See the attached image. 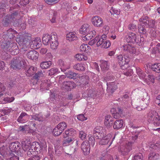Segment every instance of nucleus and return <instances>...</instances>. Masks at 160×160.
<instances>
[{
    "label": "nucleus",
    "mask_w": 160,
    "mask_h": 160,
    "mask_svg": "<svg viewBox=\"0 0 160 160\" xmlns=\"http://www.w3.org/2000/svg\"><path fill=\"white\" fill-rule=\"evenodd\" d=\"M42 41L43 44L45 45L50 44L51 48L52 49H56L58 46V37L55 33H52L51 35L44 34Z\"/></svg>",
    "instance_id": "obj_1"
},
{
    "label": "nucleus",
    "mask_w": 160,
    "mask_h": 160,
    "mask_svg": "<svg viewBox=\"0 0 160 160\" xmlns=\"http://www.w3.org/2000/svg\"><path fill=\"white\" fill-rule=\"evenodd\" d=\"M79 32L81 34L85 35L82 37L84 41L89 40L91 39L96 34V32L94 30H91V27L88 24L83 25L79 29Z\"/></svg>",
    "instance_id": "obj_2"
},
{
    "label": "nucleus",
    "mask_w": 160,
    "mask_h": 160,
    "mask_svg": "<svg viewBox=\"0 0 160 160\" xmlns=\"http://www.w3.org/2000/svg\"><path fill=\"white\" fill-rule=\"evenodd\" d=\"M19 18V15L17 13L15 12L11 15L6 16L2 21V23L4 25L6 26L12 22L14 26H18L21 22Z\"/></svg>",
    "instance_id": "obj_3"
},
{
    "label": "nucleus",
    "mask_w": 160,
    "mask_h": 160,
    "mask_svg": "<svg viewBox=\"0 0 160 160\" xmlns=\"http://www.w3.org/2000/svg\"><path fill=\"white\" fill-rule=\"evenodd\" d=\"M147 121L153 124L155 126H158L160 124V117L158 112L154 110H151L147 116Z\"/></svg>",
    "instance_id": "obj_4"
},
{
    "label": "nucleus",
    "mask_w": 160,
    "mask_h": 160,
    "mask_svg": "<svg viewBox=\"0 0 160 160\" xmlns=\"http://www.w3.org/2000/svg\"><path fill=\"white\" fill-rule=\"evenodd\" d=\"M0 154L5 158L8 159L10 158V160H19L18 157L12 153H10L6 147L3 146L0 148Z\"/></svg>",
    "instance_id": "obj_5"
},
{
    "label": "nucleus",
    "mask_w": 160,
    "mask_h": 160,
    "mask_svg": "<svg viewBox=\"0 0 160 160\" xmlns=\"http://www.w3.org/2000/svg\"><path fill=\"white\" fill-rule=\"evenodd\" d=\"M25 60L21 57L14 58L11 63V67L14 69H20L25 65Z\"/></svg>",
    "instance_id": "obj_6"
},
{
    "label": "nucleus",
    "mask_w": 160,
    "mask_h": 160,
    "mask_svg": "<svg viewBox=\"0 0 160 160\" xmlns=\"http://www.w3.org/2000/svg\"><path fill=\"white\" fill-rule=\"evenodd\" d=\"M43 149V147L42 144H40L37 142H33L31 145L30 148L27 152L28 156H31L34 154L35 151L38 153L41 152Z\"/></svg>",
    "instance_id": "obj_7"
},
{
    "label": "nucleus",
    "mask_w": 160,
    "mask_h": 160,
    "mask_svg": "<svg viewBox=\"0 0 160 160\" xmlns=\"http://www.w3.org/2000/svg\"><path fill=\"white\" fill-rule=\"evenodd\" d=\"M103 128L100 126L96 127L93 129V133L96 139L102 138L105 135Z\"/></svg>",
    "instance_id": "obj_8"
},
{
    "label": "nucleus",
    "mask_w": 160,
    "mask_h": 160,
    "mask_svg": "<svg viewBox=\"0 0 160 160\" xmlns=\"http://www.w3.org/2000/svg\"><path fill=\"white\" fill-rule=\"evenodd\" d=\"M115 136H114L112 138V140H110L112 138V136L111 134H109L107 136H105L104 135V137L102 138L97 139H98L99 141H98L99 143L101 145H104L107 144L108 142L110 141V144L109 145L110 146L112 143L113 141L115 138Z\"/></svg>",
    "instance_id": "obj_9"
},
{
    "label": "nucleus",
    "mask_w": 160,
    "mask_h": 160,
    "mask_svg": "<svg viewBox=\"0 0 160 160\" xmlns=\"http://www.w3.org/2000/svg\"><path fill=\"white\" fill-rule=\"evenodd\" d=\"M132 142H125L124 145H121L119 148L120 151L123 155L127 154L131 149Z\"/></svg>",
    "instance_id": "obj_10"
},
{
    "label": "nucleus",
    "mask_w": 160,
    "mask_h": 160,
    "mask_svg": "<svg viewBox=\"0 0 160 160\" xmlns=\"http://www.w3.org/2000/svg\"><path fill=\"white\" fill-rule=\"evenodd\" d=\"M138 36L135 33L130 32L128 35L125 38V39L127 42L138 43L139 42Z\"/></svg>",
    "instance_id": "obj_11"
},
{
    "label": "nucleus",
    "mask_w": 160,
    "mask_h": 160,
    "mask_svg": "<svg viewBox=\"0 0 160 160\" xmlns=\"http://www.w3.org/2000/svg\"><path fill=\"white\" fill-rule=\"evenodd\" d=\"M92 22L93 25L96 27H101L103 25L102 18L98 16H96L92 18Z\"/></svg>",
    "instance_id": "obj_12"
},
{
    "label": "nucleus",
    "mask_w": 160,
    "mask_h": 160,
    "mask_svg": "<svg viewBox=\"0 0 160 160\" xmlns=\"http://www.w3.org/2000/svg\"><path fill=\"white\" fill-rule=\"evenodd\" d=\"M14 42L12 41H6L2 42L1 44V46L2 48H3L7 52H8L10 53L11 51L14 50L13 48H11L12 46L11 45H13Z\"/></svg>",
    "instance_id": "obj_13"
},
{
    "label": "nucleus",
    "mask_w": 160,
    "mask_h": 160,
    "mask_svg": "<svg viewBox=\"0 0 160 160\" xmlns=\"http://www.w3.org/2000/svg\"><path fill=\"white\" fill-rule=\"evenodd\" d=\"M118 63L120 65L123 66L128 63L129 61V58L127 55H119L118 56Z\"/></svg>",
    "instance_id": "obj_14"
},
{
    "label": "nucleus",
    "mask_w": 160,
    "mask_h": 160,
    "mask_svg": "<svg viewBox=\"0 0 160 160\" xmlns=\"http://www.w3.org/2000/svg\"><path fill=\"white\" fill-rule=\"evenodd\" d=\"M81 148L84 155H87L89 153L90 147L88 142L84 141L81 145Z\"/></svg>",
    "instance_id": "obj_15"
},
{
    "label": "nucleus",
    "mask_w": 160,
    "mask_h": 160,
    "mask_svg": "<svg viewBox=\"0 0 160 160\" xmlns=\"http://www.w3.org/2000/svg\"><path fill=\"white\" fill-rule=\"evenodd\" d=\"M58 63L60 67V69L62 72H64L66 70L70 68V62L66 61H63L60 59L58 61Z\"/></svg>",
    "instance_id": "obj_16"
},
{
    "label": "nucleus",
    "mask_w": 160,
    "mask_h": 160,
    "mask_svg": "<svg viewBox=\"0 0 160 160\" xmlns=\"http://www.w3.org/2000/svg\"><path fill=\"white\" fill-rule=\"evenodd\" d=\"M122 49L124 51L132 54L135 53L136 51L135 48L128 43L124 44L122 46Z\"/></svg>",
    "instance_id": "obj_17"
},
{
    "label": "nucleus",
    "mask_w": 160,
    "mask_h": 160,
    "mask_svg": "<svg viewBox=\"0 0 160 160\" xmlns=\"http://www.w3.org/2000/svg\"><path fill=\"white\" fill-rule=\"evenodd\" d=\"M16 41L20 45H22V49L24 51L27 50V49H28L29 47L28 46V45L30 43L28 42H26V44H25V41L23 39L20 37H17L16 38Z\"/></svg>",
    "instance_id": "obj_18"
},
{
    "label": "nucleus",
    "mask_w": 160,
    "mask_h": 160,
    "mask_svg": "<svg viewBox=\"0 0 160 160\" xmlns=\"http://www.w3.org/2000/svg\"><path fill=\"white\" fill-rule=\"evenodd\" d=\"M76 87L74 82L71 81H65L63 83L62 87L67 91H70Z\"/></svg>",
    "instance_id": "obj_19"
},
{
    "label": "nucleus",
    "mask_w": 160,
    "mask_h": 160,
    "mask_svg": "<svg viewBox=\"0 0 160 160\" xmlns=\"http://www.w3.org/2000/svg\"><path fill=\"white\" fill-rule=\"evenodd\" d=\"M41 44L40 38H37L30 43V48L32 49H36L40 47Z\"/></svg>",
    "instance_id": "obj_20"
},
{
    "label": "nucleus",
    "mask_w": 160,
    "mask_h": 160,
    "mask_svg": "<svg viewBox=\"0 0 160 160\" xmlns=\"http://www.w3.org/2000/svg\"><path fill=\"white\" fill-rule=\"evenodd\" d=\"M107 91L109 93H112L117 89V83L114 82L107 83Z\"/></svg>",
    "instance_id": "obj_21"
},
{
    "label": "nucleus",
    "mask_w": 160,
    "mask_h": 160,
    "mask_svg": "<svg viewBox=\"0 0 160 160\" xmlns=\"http://www.w3.org/2000/svg\"><path fill=\"white\" fill-rule=\"evenodd\" d=\"M111 112L114 118L115 119L119 118L122 113V111L119 108H118L117 109L112 108L111 110Z\"/></svg>",
    "instance_id": "obj_22"
},
{
    "label": "nucleus",
    "mask_w": 160,
    "mask_h": 160,
    "mask_svg": "<svg viewBox=\"0 0 160 160\" xmlns=\"http://www.w3.org/2000/svg\"><path fill=\"white\" fill-rule=\"evenodd\" d=\"M20 144L16 142L11 143L9 146L10 150L12 152H17L20 149Z\"/></svg>",
    "instance_id": "obj_23"
},
{
    "label": "nucleus",
    "mask_w": 160,
    "mask_h": 160,
    "mask_svg": "<svg viewBox=\"0 0 160 160\" xmlns=\"http://www.w3.org/2000/svg\"><path fill=\"white\" fill-rule=\"evenodd\" d=\"M27 57L32 60H36L38 58V53L35 50L30 51L27 54Z\"/></svg>",
    "instance_id": "obj_24"
},
{
    "label": "nucleus",
    "mask_w": 160,
    "mask_h": 160,
    "mask_svg": "<svg viewBox=\"0 0 160 160\" xmlns=\"http://www.w3.org/2000/svg\"><path fill=\"white\" fill-rule=\"evenodd\" d=\"M29 118V116L25 112L22 113L18 117L17 121L21 123H24L26 122Z\"/></svg>",
    "instance_id": "obj_25"
},
{
    "label": "nucleus",
    "mask_w": 160,
    "mask_h": 160,
    "mask_svg": "<svg viewBox=\"0 0 160 160\" xmlns=\"http://www.w3.org/2000/svg\"><path fill=\"white\" fill-rule=\"evenodd\" d=\"M113 118L110 115H107L105 117L104 124L108 128L111 127L113 123Z\"/></svg>",
    "instance_id": "obj_26"
},
{
    "label": "nucleus",
    "mask_w": 160,
    "mask_h": 160,
    "mask_svg": "<svg viewBox=\"0 0 160 160\" xmlns=\"http://www.w3.org/2000/svg\"><path fill=\"white\" fill-rule=\"evenodd\" d=\"M123 124L124 122L122 119L116 120L113 124V128L114 129H119L123 127Z\"/></svg>",
    "instance_id": "obj_27"
},
{
    "label": "nucleus",
    "mask_w": 160,
    "mask_h": 160,
    "mask_svg": "<svg viewBox=\"0 0 160 160\" xmlns=\"http://www.w3.org/2000/svg\"><path fill=\"white\" fill-rule=\"evenodd\" d=\"M66 39L67 40L69 41H72L77 40L78 37L75 32H70L67 34Z\"/></svg>",
    "instance_id": "obj_28"
},
{
    "label": "nucleus",
    "mask_w": 160,
    "mask_h": 160,
    "mask_svg": "<svg viewBox=\"0 0 160 160\" xmlns=\"http://www.w3.org/2000/svg\"><path fill=\"white\" fill-rule=\"evenodd\" d=\"M106 37L107 36L105 34H103L100 37L99 36L96 37V38H97L96 39L97 46V47L100 46L101 47Z\"/></svg>",
    "instance_id": "obj_29"
},
{
    "label": "nucleus",
    "mask_w": 160,
    "mask_h": 160,
    "mask_svg": "<svg viewBox=\"0 0 160 160\" xmlns=\"http://www.w3.org/2000/svg\"><path fill=\"white\" fill-rule=\"evenodd\" d=\"M22 148L25 151H28L31 147V142L30 141L26 140L22 141Z\"/></svg>",
    "instance_id": "obj_30"
},
{
    "label": "nucleus",
    "mask_w": 160,
    "mask_h": 160,
    "mask_svg": "<svg viewBox=\"0 0 160 160\" xmlns=\"http://www.w3.org/2000/svg\"><path fill=\"white\" fill-rule=\"evenodd\" d=\"M149 18L147 16H143L139 19L140 24L148 27Z\"/></svg>",
    "instance_id": "obj_31"
},
{
    "label": "nucleus",
    "mask_w": 160,
    "mask_h": 160,
    "mask_svg": "<svg viewBox=\"0 0 160 160\" xmlns=\"http://www.w3.org/2000/svg\"><path fill=\"white\" fill-rule=\"evenodd\" d=\"M75 69L78 71H84L85 69V64L81 63H78L73 66Z\"/></svg>",
    "instance_id": "obj_32"
},
{
    "label": "nucleus",
    "mask_w": 160,
    "mask_h": 160,
    "mask_svg": "<svg viewBox=\"0 0 160 160\" xmlns=\"http://www.w3.org/2000/svg\"><path fill=\"white\" fill-rule=\"evenodd\" d=\"M37 68L36 67L30 66L28 69L26 71V75L27 76H30L33 75L37 71Z\"/></svg>",
    "instance_id": "obj_33"
},
{
    "label": "nucleus",
    "mask_w": 160,
    "mask_h": 160,
    "mask_svg": "<svg viewBox=\"0 0 160 160\" xmlns=\"http://www.w3.org/2000/svg\"><path fill=\"white\" fill-rule=\"evenodd\" d=\"M75 58L78 61H85L88 60V57L82 54H77L75 56Z\"/></svg>",
    "instance_id": "obj_34"
},
{
    "label": "nucleus",
    "mask_w": 160,
    "mask_h": 160,
    "mask_svg": "<svg viewBox=\"0 0 160 160\" xmlns=\"http://www.w3.org/2000/svg\"><path fill=\"white\" fill-rule=\"evenodd\" d=\"M75 132V130L73 128H71L68 130L65 131L63 134V137L64 138H66L72 135L73 133Z\"/></svg>",
    "instance_id": "obj_35"
},
{
    "label": "nucleus",
    "mask_w": 160,
    "mask_h": 160,
    "mask_svg": "<svg viewBox=\"0 0 160 160\" xmlns=\"http://www.w3.org/2000/svg\"><path fill=\"white\" fill-rule=\"evenodd\" d=\"M11 46L13 48L12 49L14 50L12 51H11V52L10 53L12 55H16L17 54L19 53V49L16 43H14L13 45H11Z\"/></svg>",
    "instance_id": "obj_36"
},
{
    "label": "nucleus",
    "mask_w": 160,
    "mask_h": 160,
    "mask_svg": "<svg viewBox=\"0 0 160 160\" xmlns=\"http://www.w3.org/2000/svg\"><path fill=\"white\" fill-rule=\"evenodd\" d=\"M151 68L153 71L157 72H160V63H154L151 66Z\"/></svg>",
    "instance_id": "obj_37"
},
{
    "label": "nucleus",
    "mask_w": 160,
    "mask_h": 160,
    "mask_svg": "<svg viewBox=\"0 0 160 160\" xmlns=\"http://www.w3.org/2000/svg\"><path fill=\"white\" fill-rule=\"evenodd\" d=\"M81 50L83 52H88L91 50L90 47L87 44H82L80 47Z\"/></svg>",
    "instance_id": "obj_38"
},
{
    "label": "nucleus",
    "mask_w": 160,
    "mask_h": 160,
    "mask_svg": "<svg viewBox=\"0 0 160 160\" xmlns=\"http://www.w3.org/2000/svg\"><path fill=\"white\" fill-rule=\"evenodd\" d=\"M100 67L102 70L106 71L108 69L109 66L107 62L102 60L100 61Z\"/></svg>",
    "instance_id": "obj_39"
},
{
    "label": "nucleus",
    "mask_w": 160,
    "mask_h": 160,
    "mask_svg": "<svg viewBox=\"0 0 160 160\" xmlns=\"http://www.w3.org/2000/svg\"><path fill=\"white\" fill-rule=\"evenodd\" d=\"M155 78L153 75H149L148 76V78L145 79L144 82L148 84H150L151 83H153L154 82Z\"/></svg>",
    "instance_id": "obj_40"
},
{
    "label": "nucleus",
    "mask_w": 160,
    "mask_h": 160,
    "mask_svg": "<svg viewBox=\"0 0 160 160\" xmlns=\"http://www.w3.org/2000/svg\"><path fill=\"white\" fill-rule=\"evenodd\" d=\"M158 158V155L155 152H151L148 155L149 160H156Z\"/></svg>",
    "instance_id": "obj_41"
},
{
    "label": "nucleus",
    "mask_w": 160,
    "mask_h": 160,
    "mask_svg": "<svg viewBox=\"0 0 160 160\" xmlns=\"http://www.w3.org/2000/svg\"><path fill=\"white\" fill-rule=\"evenodd\" d=\"M51 65L50 61H45L41 63L40 67L42 69H46L48 68Z\"/></svg>",
    "instance_id": "obj_42"
},
{
    "label": "nucleus",
    "mask_w": 160,
    "mask_h": 160,
    "mask_svg": "<svg viewBox=\"0 0 160 160\" xmlns=\"http://www.w3.org/2000/svg\"><path fill=\"white\" fill-rule=\"evenodd\" d=\"M32 118L35 120L39 121H42L44 120V118L40 114H35L32 115Z\"/></svg>",
    "instance_id": "obj_43"
},
{
    "label": "nucleus",
    "mask_w": 160,
    "mask_h": 160,
    "mask_svg": "<svg viewBox=\"0 0 160 160\" xmlns=\"http://www.w3.org/2000/svg\"><path fill=\"white\" fill-rule=\"evenodd\" d=\"M65 74L67 77L74 79L76 78L77 74L76 73L71 71L66 72Z\"/></svg>",
    "instance_id": "obj_44"
},
{
    "label": "nucleus",
    "mask_w": 160,
    "mask_h": 160,
    "mask_svg": "<svg viewBox=\"0 0 160 160\" xmlns=\"http://www.w3.org/2000/svg\"><path fill=\"white\" fill-rule=\"evenodd\" d=\"M111 44L110 41L106 40V38H105L101 47L102 48H107L110 47Z\"/></svg>",
    "instance_id": "obj_45"
},
{
    "label": "nucleus",
    "mask_w": 160,
    "mask_h": 160,
    "mask_svg": "<svg viewBox=\"0 0 160 160\" xmlns=\"http://www.w3.org/2000/svg\"><path fill=\"white\" fill-rule=\"evenodd\" d=\"M143 95L145 97V98H142V101L144 102V103L146 104V106L150 102V98L148 96L147 93L146 92L143 93ZM146 107V106H145Z\"/></svg>",
    "instance_id": "obj_46"
},
{
    "label": "nucleus",
    "mask_w": 160,
    "mask_h": 160,
    "mask_svg": "<svg viewBox=\"0 0 160 160\" xmlns=\"http://www.w3.org/2000/svg\"><path fill=\"white\" fill-rule=\"evenodd\" d=\"M60 72L58 69L56 68H52L49 71L48 74L49 75L52 76L55 74H57Z\"/></svg>",
    "instance_id": "obj_47"
},
{
    "label": "nucleus",
    "mask_w": 160,
    "mask_h": 160,
    "mask_svg": "<svg viewBox=\"0 0 160 160\" xmlns=\"http://www.w3.org/2000/svg\"><path fill=\"white\" fill-rule=\"evenodd\" d=\"M57 127L59 128L60 130H62V131L66 128L67 127V124L65 122H62L59 123Z\"/></svg>",
    "instance_id": "obj_48"
},
{
    "label": "nucleus",
    "mask_w": 160,
    "mask_h": 160,
    "mask_svg": "<svg viewBox=\"0 0 160 160\" xmlns=\"http://www.w3.org/2000/svg\"><path fill=\"white\" fill-rule=\"evenodd\" d=\"M62 130L58 128L57 126L53 129L52 133L55 136H58L62 132Z\"/></svg>",
    "instance_id": "obj_49"
},
{
    "label": "nucleus",
    "mask_w": 160,
    "mask_h": 160,
    "mask_svg": "<svg viewBox=\"0 0 160 160\" xmlns=\"http://www.w3.org/2000/svg\"><path fill=\"white\" fill-rule=\"evenodd\" d=\"M143 25L140 24L138 26V30L139 32L143 34L146 35L147 32L146 29L143 27Z\"/></svg>",
    "instance_id": "obj_50"
},
{
    "label": "nucleus",
    "mask_w": 160,
    "mask_h": 160,
    "mask_svg": "<svg viewBox=\"0 0 160 160\" xmlns=\"http://www.w3.org/2000/svg\"><path fill=\"white\" fill-rule=\"evenodd\" d=\"M44 76L42 71H40L38 73L35 74L34 77V78L36 79H39L41 77H43Z\"/></svg>",
    "instance_id": "obj_51"
},
{
    "label": "nucleus",
    "mask_w": 160,
    "mask_h": 160,
    "mask_svg": "<svg viewBox=\"0 0 160 160\" xmlns=\"http://www.w3.org/2000/svg\"><path fill=\"white\" fill-rule=\"evenodd\" d=\"M143 156L142 153H139L135 155L133 160H143Z\"/></svg>",
    "instance_id": "obj_52"
},
{
    "label": "nucleus",
    "mask_w": 160,
    "mask_h": 160,
    "mask_svg": "<svg viewBox=\"0 0 160 160\" xmlns=\"http://www.w3.org/2000/svg\"><path fill=\"white\" fill-rule=\"evenodd\" d=\"M128 29L132 31H135L137 29V26L133 23H131L128 25Z\"/></svg>",
    "instance_id": "obj_53"
},
{
    "label": "nucleus",
    "mask_w": 160,
    "mask_h": 160,
    "mask_svg": "<svg viewBox=\"0 0 160 160\" xmlns=\"http://www.w3.org/2000/svg\"><path fill=\"white\" fill-rule=\"evenodd\" d=\"M56 14V12L54 11L53 13V15H51V16L50 17L51 18H50V20L52 22L54 23L55 22Z\"/></svg>",
    "instance_id": "obj_54"
},
{
    "label": "nucleus",
    "mask_w": 160,
    "mask_h": 160,
    "mask_svg": "<svg viewBox=\"0 0 160 160\" xmlns=\"http://www.w3.org/2000/svg\"><path fill=\"white\" fill-rule=\"evenodd\" d=\"M86 135L87 134L84 132L82 131L79 132V137L82 140L85 139Z\"/></svg>",
    "instance_id": "obj_55"
},
{
    "label": "nucleus",
    "mask_w": 160,
    "mask_h": 160,
    "mask_svg": "<svg viewBox=\"0 0 160 160\" xmlns=\"http://www.w3.org/2000/svg\"><path fill=\"white\" fill-rule=\"evenodd\" d=\"M5 89V88L4 85L0 83V97L3 95Z\"/></svg>",
    "instance_id": "obj_56"
},
{
    "label": "nucleus",
    "mask_w": 160,
    "mask_h": 160,
    "mask_svg": "<svg viewBox=\"0 0 160 160\" xmlns=\"http://www.w3.org/2000/svg\"><path fill=\"white\" fill-rule=\"evenodd\" d=\"M14 98L13 97H6L4 98V101L7 103H10L13 102L14 100Z\"/></svg>",
    "instance_id": "obj_57"
},
{
    "label": "nucleus",
    "mask_w": 160,
    "mask_h": 160,
    "mask_svg": "<svg viewBox=\"0 0 160 160\" xmlns=\"http://www.w3.org/2000/svg\"><path fill=\"white\" fill-rule=\"evenodd\" d=\"M148 23V27L153 28L154 26L155 21L154 20L149 19V22Z\"/></svg>",
    "instance_id": "obj_58"
},
{
    "label": "nucleus",
    "mask_w": 160,
    "mask_h": 160,
    "mask_svg": "<svg viewBox=\"0 0 160 160\" xmlns=\"http://www.w3.org/2000/svg\"><path fill=\"white\" fill-rule=\"evenodd\" d=\"M77 119L80 121H83L87 119V118L83 114H80L77 116Z\"/></svg>",
    "instance_id": "obj_59"
},
{
    "label": "nucleus",
    "mask_w": 160,
    "mask_h": 160,
    "mask_svg": "<svg viewBox=\"0 0 160 160\" xmlns=\"http://www.w3.org/2000/svg\"><path fill=\"white\" fill-rule=\"evenodd\" d=\"M56 98V96L55 93L54 92H51V93L50 95V97L49 98V100L52 101H53Z\"/></svg>",
    "instance_id": "obj_60"
},
{
    "label": "nucleus",
    "mask_w": 160,
    "mask_h": 160,
    "mask_svg": "<svg viewBox=\"0 0 160 160\" xmlns=\"http://www.w3.org/2000/svg\"><path fill=\"white\" fill-rule=\"evenodd\" d=\"M89 143H90L93 146L95 144V139L94 137L92 136H89Z\"/></svg>",
    "instance_id": "obj_61"
},
{
    "label": "nucleus",
    "mask_w": 160,
    "mask_h": 160,
    "mask_svg": "<svg viewBox=\"0 0 160 160\" xmlns=\"http://www.w3.org/2000/svg\"><path fill=\"white\" fill-rule=\"evenodd\" d=\"M136 71L139 77L143 78V76H142V72L141 69L139 67H137L136 68Z\"/></svg>",
    "instance_id": "obj_62"
},
{
    "label": "nucleus",
    "mask_w": 160,
    "mask_h": 160,
    "mask_svg": "<svg viewBox=\"0 0 160 160\" xmlns=\"http://www.w3.org/2000/svg\"><path fill=\"white\" fill-rule=\"evenodd\" d=\"M110 12L112 14H116L118 15L120 13V11L119 10L113 8H112L111 9Z\"/></svg>",
    "instance_id": "obj_63"
},
{
    "label": "nucleus",
    "mask_w": 160,
    "mask_h": 160,
    "mask_svg": "<svg viewBox=\"0 0 160 160\" xmlns=\"http://www.w3.org/2000/svg\"><path fill=\"white\" fill-rule=\"evenodd\" d=\"M133 71L132 69H129L126 72L124 73V74L127 76H130L133 74Z\"/></svg>",
    "instance_id": "obj_64"
}]
</instances>
